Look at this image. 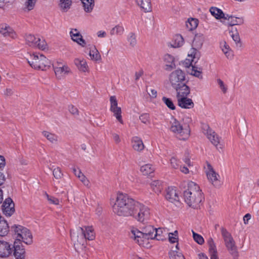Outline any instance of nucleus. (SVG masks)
I'll use <instances>...</instances> for the list:
<instances>
[{
    "mask_svg": "<svg viewBox=\"0 0 259 259\" xmlns=\"http://www.w3.org/2000/svg\"><path fill=\"white\" fill-rule=\"evenodd\" d=\"M137 201L130 197L126 194L119 193L113 205V212L119 216H132Z\"/></svg>",
    "mask_w": 259,
    "mask_h": 259,
    "instance_id": "f257e3e1",
    "label": "nucleus"
},
{
    "mask_svg": "<svg viewBox=\"0 0 259 259\" xmlns=\"http://www.w3.org/2000/svg\"><path fill=\"white\" fill-rule=\"evenodd\" d=\"M161 232L160 229H157L151 225L146 226L139 231L137 229H133L131 230V237L139 245H142L144 239H153L156 238L157 240H162L161 237H158V232Z\"/></svg>",
    "mask_w": 259,
    "mask_h": 259,
    "instance_id": "f03ea898",
    "label": "nucleus"
},
{
    "mask_svg": "<svg viewBox=\"0 0 259 259\" xmlns=\"http://www.w3.org/2000/svg\"><path fill=\"white\" fill-rule=\"evenodd\" d=\"M183 196L186 203L193 207H196L202 199L199 186L193 182L189 183L188 188L184 192Z\"/></svg>",
    "mask_w": 259,
    "mask_h": 259,
    "instance_id": "7ed1b4c3",
    "label": "nucleus"
},
{
    "mask_svg": "<svg viewBox=\"0 0 259 259\" xmlns=\"http://www.w3.org/2000/svg\"><path fill=\"white\" fill-rule=\"evenodd\" d=\"M70 237L74 245L83 244L86 239L93 240L95 238L94 230L92 227H78L76 231L70 230Z\"/></svg>",
    "mask_w": 259,
    "mask_h": 259,
    "instance_id": "20e7f679",
    "label": "nucleus"
},
{
    "mask_svg": "<svg viewBox=\"0 0 259 259\" xmlns=\"http://www.w3.org/2000/svg\"><path fill=\"white\" fill-rule=\"evenodd\" d=\"M170 123V130L175 134L178 139L181 140H186L188 139L190 134V130L188 124H182L176 119H173Z\"/></svg>",
    "mask_w": 259,
    "mask_h": 259,
    "instance_id": "39448f33",
    "label": "nucleus"
},
{
    "mask_svg": "<svg viewBox=\"0 0 259 259\" xmlns=\"http://www.w3.org/2000/svg\"><path fill=\"white\" fill-rule=\"evenodd\" d=\"M27 60L30 66L36 69L44 70L50 65V61L43 55L30 54Z\"/></svg>",
    "mask_w": 259,
    "mask_h": 259,
    "instance_id": "423d86ee",
    "label": "nucleus"
},
{
    "mask_svg": "<svg viewBox=\"0 0 259 259\" xmlns=\"http://www.w3.org/2000/svg\"><path fill=\"white\" fill-rule=\"evenodd\" d=\"M14 232L16 240L22 241L26 244L32 243V235L30 231L25 227L19 225H14L12 227Z\"/></svg>",
    "mask_w": 259,
    "mask_h": 259,
    "instance_id": "0eeeda50",
    "label": "nucleus"
},
{
    "mask_svg": "<svg viewBox=\"0 0 259 259\" xmlns=\"http://www.w3.org/2000/svg\"><path fill=\"white\" fill-rule=\"evenodd\" d=\"M221 234L228 251L233 256L234 259H237L238 257L237 247L231 234L224 228H221Z\"/></svg>",
    "mask_w": 259,
    "mask_h": 259,
    "instance_id": "6e6552de",
    "label": "nucleus"
},
{
    "mask_svg": "<svg viewBox=\"0 0 259 259\" xmlns=\"http://www.w3.org/2000/svg\"><path fill=\"white\" fill-rule=\"evenodd\" d=\"M134 212V217L140 222H144L148 219L150 215L149 208L143 204L137 202L136 203Z\"/></svg>",
    "mask_w": 259,
    "mask_h": 259,
    "instance_id": "1a4fd4ad",
    "label": "nucleus"
},
{
    "mask_svg": "<svg viewBox=\"0 0 259 259\" xmlns=\"http://www.w3.org/2000/svg\"><path fill=\"white\" fill-rule=\"evenodd\" d=\"M185 79V73L181 69L172 71L169 76V81L172 88H176L181 85Z\"/></svg>",
    "mask_w": 259,
    "mask_h": 259,
    "instance_id": "9d476101",
    "label": "nucleus"
},
{
    "mask_svg": "<svg viewBox=\"0 0 259 259\" xmlns=\"http://www.w3.org/2000/svg\"><path fill=\"white\" fill-rule=\"evenodd\" d=\"M25 40L27 44L30 47L37 48L44 50L46 48L47 44L44 39L36 37L34 35L28 34L26 35Z\"/></svg>",
    "mask_w": 259,
    "mask_h": 259,
    "instance_id": "9b49d317",
    "label": "nucleus"
},
{
    "mask_svg": "<svg viewBox=\"0 0 259 259\" xmlns=\"http://www.w3.org/2000/svg\"><path fill=\"white\" fill-rule=\"evenodd\" d=\"M203 133L209 139L210 142L215 147H217L220 143L221 138L211 129L207 124H204L202 126Z\"/></svg>",
    "mask_w": 259,
    "mask_h": 259,
    "instance_id": "f8f14e48",
    "label": "nucleus"
},
{
    "mask_svg": "<svg viewBox=\"0 0 259 259\" xmlns=\"http://www.w3.org/2000/svg\"><path fill=\"white\" fill-rule=\"evenodd\" d=\"M110 110L113 113L117 120L121 123H123L121 116V110L120 107L117 106V101L115 96H111L110 98Z\"/></svg>",
    "mask_w": 259,
    "mask_h": 259,
    "instance_id": "ddd939ff",
    "label": "nucleus"
},
{
    "mask_svg": "<svg viewBox=\"0 0 259 259\" xmlns=\"http://www.w3.org/2000/svg\"><path fill=\"white\" fill-rule=\"evenodd\" d=\"M14 203L11 198H7L4 201L2 207L5 215L11 216L15 212Z\"/></svg>",
    "mask_w": 259,
    "mask_h": 259,
    "instance_id": "4468645a",
    "label": "nucleus"
},
{
    "mask_svg": "<svg viewBox=\"0 0 259 259\" xmlns=\"http://www.w3.org/2000/svg\"><path fill=\"white\" fill-rule=\"evenodd\" d=\"M208 171L206 172V175L208 180L211 183V184L215 187H219L220 186V181L218 178L220 177L219 175L217 174L213 170L211 165L209 164H207Z\"/></svg>",
    "mask_w": 259,
    "mask_h": 259,
    "instance_id": "2eb2a0df",
    "label": "nucleus"
},
{
    "mask_svg": "<svg viewBox=\"0 0 259 259\" xmlns=\"http://www.w3.org/2000/svg\"><path fill=\"white\" fill-rule=\"evenodd\" d=\"M13 251V246L9 242L0 240V257L9 256Z\"/></svg>",
    "mask_w": 259,
    "mask_h": 259,
    "instance_id": "dca6fc26",
    "label": "nucleus"
},
{
    "mask_svg": "<svg viewBox=\"0 0 259 259\" xmlns=\"http://www.w3.org/2000/svg\"><path fill=\"white\" fill-rule=\"evenodd\" d=\"M54 70L56 76L59 79L64 77L70 71V68L67 65L61 64L54 66Z\"/></svg>",
    "mask_w": 259,
    "mask_h": 259,
    "instance_id": "f3484780",
    "label": "nucleus"
},
{
    "mask_svg": "<svg viewBox=\"0 0 259 259\" xmlns=\"http://www.w3.org/2000/svg\"><path fill=\"white\" fill-rule=\"evenodd\" d=\"M178 104L182 108L190 109L194 107V103L191 99L188 98L187 96L177 98Z\"/></svg>",
    "mask_w": 259,
    "mask_h": 259,
    "instance_id": "a211bd4d",
    "label": "nucleus"
},
{
    "mask_svg": "<svg viewBox=\"0 0 259 259\" xmlns=\"http://www.w3.org/2000/svg\"><path fill=\"white\" fill-rule=\"evenodd\" d=\"M70 36L73 41L76 42L80 46L84 47L86 43L85 40L82 38L81 34L77 29L72 30L70 32Z\"/></svg>",
    "mask_w": 259,
    "mask_h": 259,
    "instance_id": "6ab92c4d",
    "label": "nucleus"
},
{
    "mask_svg": "<svg viewBox=\"0 0 259 259\" xmlns=\"http://www.w3.org/2000/svg\"><path fill=\"white\" fill-rule=\"evenodd\" d=\"M174 88L177 91V98L187 96L190 93L189 87L184 83H182L181 85Z\"/></svg>",
    "mask_w": 259,
    "mask_h": 259,
    "instance_id": "aec40b11",
    "label": "nucleus"
},
{
    "mask_svg": "<svg viewBox=\"0 0 259 259\" xmlns=\"http://www.w3.org/2000/svg\"><path fill=\"white\" fill-rule=\"evenodd\" d=\"M14 243L13 248H14V255L16 259H25V250L22 245H17Z\"/></svg>",
    "mask_w": 259,
    "mask_h": 259,
    "instance_id": "412c9836",
    "label": "nucleus"
},
{
    "mask_svg": "<svg viewBox=\"0 0 259 259\" xmlns=\"http://www.w3.org/2000/svg\"><path fill=\"white\" fill-rule=\"evenodd\" d=\"M0 33L5 36H10L12 38H14L16 36L14 30L6 24L0 25Z\"/></svg>",
    "mask_w": 259,
    "mask_h": 259,
    "instance_id": "4be33fe9",
    "label": "nucleus"
},
{
    "mask_svg": "<svg viewBox=\"0 0 259 259\" xmlns=\"http://www.w3.org/2000/svg\"><path fill=\"white\" fill-rule=\"evenodd\" d=\"M165 198L171 202L179 201V197L174 188L169 187L166 190Z\"/></svg>",
    "mask_w": 259,
    "mask_h": 259,
    "instance_id": "5701e85b",
    "label": "nucleus"
},
{
    "mask_svg": "<svg viewBox=\"0 0 259 259\" xmlns=\"http://www.w3.org/2000/svg\"><path fill=\"white\" fill-rule=\"evenodd\" d=\"M163 60L165 63L166 70L170 71L176 67L175 58L172 56L166 54L164 56Z\"/></svg>",
    "mask_w": 259,
    "mask_h": 259,
    "instance_id": "b1692460",
    "label": "nucleus"
},
{
    "mask_svg": "<svg viewBox=\"0 0 259 259\" xmlns=\"http://www.w3.org/2000/svg\"><path fill=\"white\" fill-rule=\"evenodd\" d=\"M225 17V20H228L229 24L231 26L242 25L244 23V18L242 17H237L229 14H226Z\"/></svg>",
    "mask_w": 259,
    "mask_h": 259,
    "instance_id": "393cba45",
    "label": "nucleus"
},
{
    "mask_svg": "<svg viewBox=\"0 0 259 259\" xmlns=\"http://www.w3.org/2000/svg\"><path fill=\"white\" fill-rule=\"evenodd\" d=\"M207 243L209 246V251L210 254V259H216V257H218L217 250L215 244L212 238H209L207 240Z\"/></svg>",
    "mask_w": 259,
    "mask_h": 259,
    "instance_id": "a878e982",
    "label": "nucleus"
},
{
    "mask_svg": "<svg viewBox=\"0 0 259 259\" xmlns=\"http://www.w3.org/2000/svg\"><path fill=\"white\" fill-rule=\"evenodd\" d=\"M204 41V36L202 34H197L195 35L193 41V47L200 49Z\"/></svg>",
    "mask_w": 259,
    "mask_h": 259,
    "instance_id": "bb28decb",
    "label": "nucleus"
},
{
    "mask_svg": "<svg viewBox=\"0 0 259 259\" xmlns=\"http://www.w3.org/2000/svg\"><path fill=\"white\" fill-rule=\"evenodd\" d=\"M133 148L138 151H141L144 149V145L142 140L138 137H135L132 140Z\"/></svg>",
    "mask_w": 259,
    "mask_h": 259,
    "instance_id": "cd10ccee",
    "label": "nucleus"
},
{
    "mask_svg": "<svg viewBox=\"0 0 259 259\" xmlns=\"http://www.w3.org/2000/svg\"><path fill=\"white\" fill-rule=\"evenodd\" d=\"M137 4L143 9L144 12H149L151 10L150 0H136Z\"/></svg>",
    "mask_w": 259,
    "mask_h": 259,
    "instance_id": "c85d7f7f",
    "label": "nucleus"
},
{
    "mask_svg": "<svg viewBox=\"0 0 259 259\" xmlns=\"http://www.w3.org/2000/svg\"><path fill=\"white\" fill-rule=\"evenodd\" d=\"M209 11L211 14L216 19H220L223 18L225 19L226 14H225L222 10L216 7H211Z\"/></svg>",
    "mask_w": 259,
    "mask_h": 259,
    "instance_id": "c756f323",
    "label": "nucleus"
},
{
    "mask_svg": "<svg viewBox=\"0 0 259 259\" xmlns=\"http://www.w3.org/2000/svg\"><path fill=\"white\" fill-rule=\"evenodd\" d=\"M74 63L80 71L85 72L88 69L87 62L83 59H75L74 60Z\"/></svg>",
    "mask_w": 259,
    "mask_h": 259,
    "instance_id": "7c9ffc66",
    "label": "nucleus"
},
{
    "mask_svg": "<svg viewBox=\"0 0 259 259\" xmlns=\"http://www.w3.org/2000/svg\"><path fill=\"white\" fill-rule=\"evenodd\" d=\"M198 50V49L193 47L190 50L188 54V56L191 58V64H192L193 62L196 63L199 59L200 54Z\"/></svg>",
    "mask_w": 259,
    "mask_h": 259,
    "instance_id": "2f4dec72",
    "label": "nucleus"
},
{
    "mask_svg": "<svg viewBox=\"0 0 259 259\" xmlns=\"http://www.w3.org/2000/svg\"><path fill=\"white\" fill-rule=\"evenodd\" d=\"M82 7L87 13L92 11L94 7V0H81Z\"/></svg>",
    "mask_w": 259,
    "mask_h": 259,
    "instance_id": "473e14b6",
    "label": "nucleus"
},
{
    "mask_svg": "<svg viewBox=\"0 0 259 259\" xmlns=\"http://www.w3.org/2000/svg\"><path fill=\"white\" fill-rule=\"evenodd\" d=\"M184 43V38L182 35L180 34H177L174 36L171 46L172 47L175 48H179L182 46Z\"/></svg>",
    "mask_w": 259,
    "mask_h": 259,
    "instance_id": "72a5a7b5",
    "label": "nucleus"
},
{
    "mask_svg": "<svg viewBox=\"0 0 259 259\" xmlns=\"http://www.w3.org/2000/svg\"><path fill=\"white\" fill-rule=\"evenodd\" d=\"M140 170L143 175H150L155 170V167L151 164H146L141 167Z\"/></svg>",
    "mask_w": 259,
    "mask_h": 259,
    "instance_id": "f704fd0d",
    "label": "nucleus"
},
{
    "mask_svg": "<svg viewBox=\"0 0 259 259\" xmlns=\"http://www.w3.org/2000/svg\"><path fill=\"white\" fill-rule=\"evenodd\" d=\"M9 232V227L7 222L2 220L0 222V236H6Z\"/></svg>",
    "mask_w": 259,
    "mask_h": 259,
    "instance_id": "c9c22d12",
    "label": "nucleus"
},
{
    "mask_svg": "<svg viewBox=\"0 0 259 259\" xmlns=\"http://www.w3.org/2000/svg\"><path fill=\"white\" fill-rule=\"evenodd\" d=\"M198 21L195 18H190L186 23V26L189 30H193L198 26Z\"/></svg>",
    "mask_w": 259,
    "mask_h": 259,
    "instance_id": "e433bc0d",
    "label": "nucleus"
},
{
    "mask_svg": "<svg viewBox=\"0 0 259 259\" xmlns=\"http://www.w3.org/2000/svg\"><path fill=\"white\" fill-rule=\"evenodd\" d=\"M124 31V29L122 26L117 25L111 29L110 34L111 35H121L123 33Z\"/></svg>",
    "mask_w": 259,
    "mask_h": 259,
    "instance_id": "4c0bfd02",
    "label": "nucleus"
},
{
    "mask_svg": "<svg viewBox=\"0 0 259 259\" xmlns=\"http://www.w3.org/2000/svg\"><path fill=\"white\" fill-rule=\"evenodd\" d=\"M89 55L91 58V59L95 61H99L101 60V55L97 50V49L94 47L92 50L90 51Z\"/></svg>",
    "mask_w": 259,
    "mask_h": 259,
    "instance_id": "58836bf2",
    "label": "nucleus"
},
{
    "mask_svg": "<svg viewBox=\"0 0 259 259\" xmlns=\"http://www.w3.org/2000/svg\"><path fill=\"white\" fill-rule=\"evenodd\" d=\"M42 135L51 143H56L58 141V136L48 132L44 131Z\"/></svg>",
    "mask_w": 259,
    "mask_h": 259,
    "instance_id": "ea45409f",
    "label": "nucleus"
},
{
    "mask_svg": "<svg viewBox=\"0 0 259 259\" xmlns=\"http://www.w3.org/2000/svg\"><path fill=\"white\" fill-rule=\"evenodd\" d=\"M151 187L156 193H159L162 189L161 182L159 181H154L151 184Z\"/></svg>",
    "mask_w": 259,
    "mask_h": 259,
    "instance_id": "a19ab883",
    "label": "nucleus"
},
{
    "mask_svg": "<svg viewBox=\"0 0 259 259\" xmlns=\"http://www.w3.org/2000/svg\"><path fill=\"white\" fill-rule=\"evenodd\" d=\"M71 3V0H60L59 5L63 11H67L70 8Z\"/></svg>",
    "mask_w": 259,
    "mask_h": 259,
    "instance_id": "79ce46f5",
    "label": "nucleus"
},
{
    "mask_svg": "<svg viewBox=\"0 0 259 259\" xmlns=\"http://www.w3.org/2000/svg\"><path fill=\"white\" fill-rule=\"evenodd\" d=\"M162 101L169 109L172 110L176 109V107L171 99L166 97H163L162 98Z\"/></svg>",
    "mask_w": 259,
    "mask_h": 259,
    "instance_id": "37998d69",
    "label": "nucleus"
},
{
    "mask_svg": "<svg viewBox=\"0 0 259 259\" xmlns=\"http://www.w3.org/2000/svg\"><path fill=\"white\" fill-rule=\"evenodd\" d=\"M191 75L199 78L202 79L203 76L202 75V71L199 69V70H197V68L193 66H192L191 72L190 73Z\"/></svg>",
    "mask_w": 259,
    "mask_h": 259,
    "instance_id": "c03bdc74",
    "label": "nucleus"
},
{
    "mask_svg": "<svg viewBox=\"0 0 259 259\" xmlns=\"http://www.w3.org/2000/svg\"><path fill=\"white\" fill-rule=\"evenodd\" d=\"M127 41L132 47H134L137 44L136 36L133 32H130L127 37Z\"/></svg>",
    "mask_w": 259,
    "mask_h": 259,
    "instance_id": "a18cd8bd",
    "label": "nucleus"
},
{
    "mask_svg": "<svg viewBox=\"0 0 259 259\" xmlns=\"http://www.w3.org/2000/svg\"><path fill=\"white\" fill-rule=\"evenodd\" d=\"M140 120L142 122L145 124H150V115L148 113H143L141 114L139 117Z\"/></svg>",
    "mask_w": 259,
    "mask_h": 259,
    "instance_id": "49530a36",
    "label": "nucleus"
},
{
    "mask_svg": "<svg viewBox=\"0 0 259 259\" xmlns=\"http://www.w3.org/2000/svg\"><path fill=\"white\" fill-rule=\"evenodd\" d=\"M37 0H26L25 2V8L28 11H30L35 7Z\"/></svg>",
    "mask_w": 259,
    "mask_h": 259,
    "instance_id": "de8ad7c7",
    "label": "nucleus"
},
{
    "mask_svg": "<svg viewBox=\"0 0 259 259\" xmlns=\"http://www.w3.org/2000/svg\"><path fill=\"white\" fill-rule=\"evenodd\" d=\"M178 233L177 231H175L174 233H169L168 234V240L170 243H174L178 241Z\"/></svg>",
    "mask_w": 259,
    "mask_h": 259,
    "instance_id": "09e8293b",
    "label": "nucleus"
},
{
    "mask_svg": "<svg viewBox=\"0 0 259 259\" xmlns=\"http://www.w3.org/2000/svg\"><path fill=\"white\" fill-rule=\"evenodd\" d=\"M192 232L194 240L199 244H202L204 242L203 238L200 235L194 231H192Z\"/></svg>",
    "mask_w": 259,
    "mask_h": 259,
    "instance_id": "8fccbe9b",
    "label": "nucleus"
},
{
    "mask_svg": "<svg viewBox=\"0 0 259 259\" xmlns=\"http://www.w3.org/2000/svg\"><path fill=\"white\" fill-rule=\"evenodd\" d=\"M44 195L50 203L55 205L59 204V201L57 198L50 196L46 192L45 193Z\"/></svg>",
    "mask_w": 259,
    "mask_h": 259,
    "instance_id": "3c124183",
    "label": "nucleus"
},
{
    "mask_svg": "<svg viewBox=\"0 0 259 259\" xmlns=\"http://www.w3.org/2000/svg\"><path fill=\"white\" fill-rule=\"evenodd\" d=\"M170 259H185L183 255L177 251H172L170 254Z\"/></svg>",
    "mask_w": 259,
    "mask_h": 259,
    "instance_id": "603ef678",
    "label": "nucleus"
},
{
    "mask_svg": "<svg viewBox=\"0 0 259 259\" xmlns=\"http://www.w3.org/2000/svg\"><path fill=\"white\" fill-rule=\"evenodd\" d=\"M53 173L54 177L57 179H61L63 176V174L61 171V170L58 167L54 169Z\"/></svg>",
    "mask_w": 259,
    "mask_h": 259,
    "instance_id": "864d4df0",
    "label": "nucleus"
},
{
    "mask_svg": "<svg viewBox=\"0 0 259 259\" xmlns=\"http://www.w3.org/2000/svg\"><path fill=\"white\" fill-rule=\"evenodd\" d=\"M222 51L226 55L228 58H231L232 57V52L229 50V46L225 43L224 46L222 47Z\"/></svg>",
    "mask_w": 259,
    "mask_h": 259,
    "instance_id": "5fc2aeb1",
    "label": "nucleus"
},
{
    "mask_svg": "<svg viewBox=\"0 0 259 259\" xmlns=\"http://www.w3.org/2000/svg\"><path fill=\"white\" fill-rule=\"evenodd\" d=\"M230 35L231 36L233 40L236 42V44L240 42V38L239 34L238 32L236 30L235 33H233L232 31L230 32Z\"/></svg>",
    "mask_w": 259,
    "mask_h": 259,
    "instance_id": "6e6d98bb",
    "label": "nucleus"
},
{
    "mask_svg": "<svg viewBox=\"0 0 259 259\" xmlns=\"http://www.w3.org/2000/svg\"><path fill=\"white\" fill-rule=\"evenodd\" d=\"M146 91L151 98L154 99L157 97V93L156 90L153 89L146 88Z\"/></svg>",
    "mask_w": 259,
    "mask_h": 259,
    "instance_id": "4d7b16f0",
    "label": "nucleus"
},
{
    "mask_svg": "<svg viewBox=\"0 0 259 259\" xmlns=\"http://www.w3.org/2000/svg\"><path fill=\"white\" fill-rule=\"evenodd\" d=\"M170 165L171 166L177 169L179 167L180 165L179 161L174 157H172L170 160Z\"/></svg>",
    "mask_w": 259,
    "mask_h": 259,
    "instance_id": "13d9d810",
    "label": "nucleus"
},
{
    "mask_svg": "<svg viewBox=\"0 0 259 259\" xmlns=\"http://www.w3.org/2000/svg\"><path fill=\"white\" fill-rule=\"evenodd\" d=\"M217 82L223 93H226L227 91V87L225 85L224 82L221 79H218Z\"/></svg>",
    "mask_w": 259,
    "mask_h": 259,
    "instance_id": "bf43d9fd",
    "label": "nucleus"
},
{
    "mask_svg": "<svg viewBox=\"0 0 259 259\" xmlns=\"http://www.w3.org/2000/svg\"><path fill=\"white\" fill-rule=\"evenodd\" d=\"M79 179L80 181L87 187L90 186V182L87 179L86 177L82 174L81 176H79Z\"/></svg>",
    "mask_w": 259,
    "mask_h": 259,
    "instance_id": "052dcab7",
    "label": "nucleus"
},
{
    "mask_svg": "<svg viewBox=\"0 0 259 259\" xmlns=\"http://www.w3.org/2000/svg\"><path fill=\"white\" fill-rule=\"evenodd\" d=\"M68 110L69 112L73 115H78V111L77 108L71 105L68 106Z\"/></svg>",
    "mask_w": 259,
    "mask_h": 259,
    "instance_id": "680f3d73",
    "label": "nucleus"
},
{
    "mask_svg": "<svg viewBox=\"0 0 259 259\" xmlns=\"http://www.w3.org/2000/svg\"><path fill=\"white\" fill-rule=\"evenodd\" d=\"M144 72L142 70H140L135 73V80H138L143 75Z\"/></svg>",
    "mask_w": 259,
    "mask_h": 259,
    "instance_id": "e2e57ef3",
    "label": "nucleus"
},
{
    "mask_svg": "<svg viewBox=\"0 0 259 259\" xmlns=\"http://www.w3.org/2000/svg\"><path fill=\"white\" fill-rule=\"evenodd\" d=\"M6 165L5 158L3 156L0 155V169L4 167Z\"/></svg>",
    "mask_w": 259,
    "mask_h": 259,
    "instance_id": "0e129e2a",
    "label": "nucleus"
},
{
    "mask_svg": "<svg viewBox=\"0 0 259 259\" xmlns=\"http://www.w3.org/2000/svg\"><path fill=\"white\" fill-rule=\"evenodd\" d=\"M5 181H6L5 175L3 172L0 171V186L2 185L3 184H4Z\"/></svg>",
    "mask_w": 259,
    "mask_h": 259,
    "instance_id": "69168bd1",
    "label": "nucleus"
},
{
    "mask_svg": "<svg viewBox=\"0 0 259 259\" xmlns=\"http://www.w3.org/2000/svg\"><path fill=\"white\" fill-rule=\"evenodd\" d=\"M72 170L74 175L77 177L79 178V176H81L82 174L80 169L77 170L75 167H73L72 168Z\"/></svg>",
    "mask_w": 259,
    "mask_h": 259,
    "instance_id": "338daca9",
    "label": "nucleus"
},
{
    "mask_svg": "<svg viewBox=\"0 0 259 259\" xmlns=\"http://www.w3.org/2000/svg\"><path fill=\"white\" fill-rule=\"evenodd\" d=\"M251 219V215L249 213L246 214L243 217V221L245 224L248 223V221Z\"/></svg>",
    "mask_w": 259,
    "mask_h": 259,
    "instance_id": "774afa93",
    "label": "nucleus"
}]
</instances>
